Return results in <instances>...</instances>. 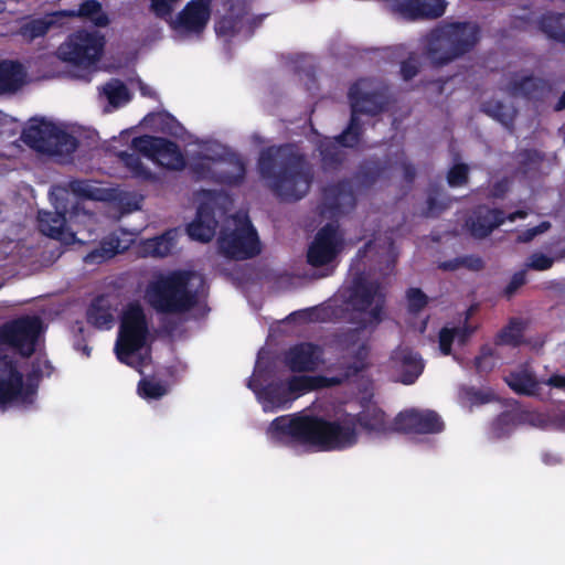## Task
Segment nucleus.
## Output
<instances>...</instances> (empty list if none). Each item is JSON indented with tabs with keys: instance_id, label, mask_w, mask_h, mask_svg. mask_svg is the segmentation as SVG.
I'll list each match as a JSON object with an SVG mask.
<instances>
[{
	"instance_id": "nucleus-1",
	"label": "nucleus",
	"mask_w": 565,
	"mask_h": 565,
	"mask_svg": "<svg viewBox=\"0 0 565 565\" xmlns=\"http://www.w3.org/2000/svg\"><path fill=\"white\" fill-rule=\"evenodd\" d=\"M369 434L384 435L394 429L383 409L369 406L356 415L345 414L337 420L296 413L276 417L268 433L274 441L285 446H311L319 450H342L358 443L356 428Z\"/></svg>"
},
{
	"instance_id": "nucleus-2",
	"label": "nucleus",
	"mask_w": 565,
	"mask_h": 565,
	"mask_svg": "<svg viewBox=\"0 0 565 565\" xmlns=\"http://www.w3.org/2000/svg\"><path fill=\"white\" fill-rule=\"evenodd\" d=\"M257 170L274 196L287 203L305 198L315 178L306 154L292 143L264 148L259 152Z\"/></svg>"
},
{
	"instance_id": "nucleus-3",
	"label": "nucleus",
	"mask_w": 565,
	"mask_h": 565,
	"mask_svg": "<svg viewBox=\"0 0 565 565\" xmlns=\"http://www.w3.org/2000/svg\"><path fill=\"white\" fill-rule=\"evenodd\" d=\"M333 342L340 353L334 363L338 376L329 379L322 375H294L286 384L289 396L291 394L300 396L329 385L342 384L370 369L371 348L369 341L362 338L359 329H348L335 333Z\"/></svg>"
},
{
	"instance_id": "nucleus-4",
	"label": "nucleus",
	"mask_w": 565,
	"mask_h": 565,
	"mask_svg": "<svg viewBox=\"0 0 565 565\" xmlns=\"http://www.w3.org/2000/svg\"><path fill=\"white\" fill-rule=\"evenodd\" d=\"M479 36L480 28L476 23H446L428 34L425 55L433 66H445L472 51Z\"/></svg>"
},
{
	"instance_id": "nucleus-5",
	"label": "nucleus",
	"mask_w": 565,
	"mask_h": 565,
	"mask_svg": "<svg viewBox=\"0 0 565 565\" xmlns=\"http://www.w3.org/2000/svg\"><path fill=\"white\" fill-rule=\"evenodd\" d=\"M190 274L174 270L159 275L151 280L145 292L148 305L163 315H182L192 310L198 303V295L190 289Z\"/></svg>"
},
{
	"instance_id": "nucleus-6",
	"label": "nucleus",
	"mask_w": 565,
	"mask_h": 565,
	"mask_svg": "<svg viewBox=\"0 0 565 565\" xmlns=\"http://www.w3.org/2000/svg\"><path fill=\"white\" fill-rule=\"evenodd\" d=\"M365 79L356 81L349 88L351 116L345 129L335 136L343 148H355L361 142L364 127L359 115L376 116L386 108L387 100L381 92H363Z\"/></svg>"
},
{
	"instance_id": "nucleus-7",
	"label": "nucleus",
	"mask_w": 565,
	"mask_h": 565,
	"mask_svg": "<svg viewBox=\"0 0 565 565\" xmlns=\"http://www.w3.org/2000/svg\"><path fill=\"white\" fill-rule=\"evenodd\" d=\"M21 140L32 150L51 157H71L78 147V140L55 124L33 119L22 130Z\"/></svg>"
},
{
	"instance_id": "nucleus-8",
	"label": "nucleus",
	"mask_w": 565,
	"mask_h": 565,
	"mask_svg": "<svg viewBox=\"0 0 565 565\" xmlns=\"http://www.w3.org/2000/svg\"><path fill=\"white\" fill-rule=\"evenodd\" d=\"M348 303L354 311L367 312V321L361 322L356 329L360 330L363 339L370 341V338L364 335L363 330L383 321L386 295L382 284L376 279H367L363 273L356 274L350 287ZM369 344L371 345V342Z\"/></svg>"
},
{
	"instance_id": "nucleus-9",
	"label": "nucleus",
	"mask_w": 565,
	"mask_h": 565,
	"mask_svg": "<svg viewBox=\"0 0 565 565\" xmlns=\"http://www.w3.org/2000/svg\"><path fill=\"white\" fill-rule=\"evenodd\" d=\"M149 335V324L142 306L132 301L124 309L115 353L119 362L131 365L129 359L143 349Z\"/></svg>"
},
{
	"instance_id": "nucleus-10",
	"label": "nucleus",
	"mask_w": 565,
	"mask_h": 565,
	"mask_svg": "<svg viewBox=\"0 0 565 565\" xmlns=\"http://www.w3.org/2000/svg\"><path fill=\"white\" fill-rule=\"evenodd\" d=\"M62 192V195L55 199L54 212L39 211L38 226L39 231L50 238L72 243L75 238V233L67 226V222L79 214H87V212L78 202L70 201L67 190Z\"/></svg>"
},
{
	"instance_id": "nucleus-11",
	"label": "nucleus",
	"mask_w": 565,
	"mask_h": 565,
	"mask_svg": "<svg viewBox=\"0 0 565 565\" xmlns=\"http://www.w3.org/2000/svg\"><path fill=\"white\" fill-rule=\"evenodd\" d=\"M104 45V36L97 32L78 30L58 46L57 54L63 62L87 70L100 58Z\"/></svg>"
},
{
	"instance_id": "nucleus-12",
	"label": "nucleus",
	"mask_w": 565,
	"mask_h": 565,
	"mask_svg": "<svg viewBox=\"0 0 565 565\" xmlns=\"http://www.w3.org/2000/svg\"><path fill=\"white\" fill-rule=\"evenodd\" d=\"M41 331L42 320L38 316H21L0 326V344L30 358L35 352Z\"/></svg>"
},
{
	"instance_id": "nucleus-13",
	"label": "nucleus",
	"mask_w": 565,
	"mask_h": 565,
	"mask_svg": "<svg viewBox=\"0 0 565 565\" xmlns=\"http://www.w3.org/2000/svg\"><path fill=\"white\" fill-rule=\"evenodd\" d=\"M35 394L36 385L30 380L24 382L17 362L11 356L0 353V408L4 411L14 403H31Z\"/></svg>"
},
{
	"instance_id": "nucleus-14",
	"label": "nucleus",
	"mask_w": 565,
	"mask_h": 565,
	"mask_svg": "<svg viewBox=\"0 0 565 565\" xmlns=\"http://www.w3.org/2000/svg\"><path fill=\"white\" fill-rule=\"evenodd\" d=\"M131 147L136 152L157 162L169 170H181L185 166V159L177 142L150 135L135 137Z\"/></svg>"
},
{
	"instance_id": "nucleus-15",
	"label": "nucleus",
	"mask_w": 565,
	"mask_h": 565,
	"mask_svg": "<svg viewBox=\"0 0 565 565\" xmlns=\"http://www.w3.org/2000/svg\"><path fill=\"white\" fill-rule=\"evenodd\" d=\"M217 244L221 254L231 259L245 260L260 253L257 232L249 222L230 233H223Z\"/></svg>"
},
{
	"instance_id": "nucleus-16",
	"label": "nucleus",
	"mask_w": 565,
	"mask_h": 565,
	"mask_svg": "<svg viewBox=\"0 0 565 565\" xmlns=\"http://www.w3.org/2000/svg\"><path fill=\"white\" fill-rule=\"evenodd\" d=\"M212 14V0H190L170 21V28L182 36L201 38Z\"/></svg>"
},
{
	"instance_id": "nucleus-17",
	"label": "nucleus",
	"mask_w": 565,
	"mask_h": 565,
	"mask_svg": "<svg viewBox=\"0 0 565 565\" xmlns=\"http://www.w3.org/2000/svg\"><path fill=\"white\" fill-rule=\"evenodd\" d=\"M343 241L338 227L331 223L322 226L316 234L307 250V263L315 267H329L340 254Z\"/></svg>"
},
{
	"instance_id": "nucleus-18",
	"label": "nucleus",
	"mask_w": 565,
	"mask_h": 565,
	"mask_svg": "<svg viewBox=\"0 0 565 565\" xmlns=\"http://www.w3.org/2000/svg\"><path fill=\"white\" fill-rule=\"evenodd\" d=\"M356 205L352 183L348 179L327 185L322 191L319 214L322 217L337 218L351 212Z\"/></svg>"
},
{
	"instance_id": "nucleus-19",
	"label": "nucleus",
	"mask_w": 565,
	"mask_h": 565,
	"mask_svg": "<svg viewBox=\"0 0 565 565\" xmlns=\"http://www.w3.org/2000/svg\"><path fill=\"white\" fill-rule=\"evenodd\" d=\"M445 423L439 414L431 409H407L399 412L394 418V429L406 434H439Z\"/></svg>"
},
{
	"instance_id": "nucleus-20",
	"label": "nucleus",
	"mask_w": 565,
	"mask_h": 565,
	"mask_svg": "<svg viewBox=\"0 0 565 565\" xmlns=\"http://www.w3.org/2000/svg\"><path fill=\"white\" fill-rule=\"evenodd\" d=\"M392 11L408 21L437 20L448 7L446 0H388Z\"/></svg>"
},
{
	"instance_id": "nucleus-21",
	"label": "nucleus",
	"mask_w": 565,
	"mask_h": 565,
	"mask_svg": "<svg viewBox=\"0 0 565 565\" xmlns=\"http://www.w3.org/2000/svg\"><path fill=\"white\" fill-rule=\"evenodd\" d=\"M323 363V349L312 342H299L284 353V364L294 373L315 372Z\"/></svg>"
},
{
	"instance_id": "nucleus-22",
	"label": "nucleus",
	"mask_w": 565,
	"mask_h": 565,
	"mask_svg": "<svg viewBox=\"0 0 565 565\" xmlns=\"http://www.w3.org/2000/svg\"><path fill=\"white\" fill-rule=\"evenodd\" d=\"M504 223V211L486 204L477 205L466 221L470 235L476 239L487 238Z\"/></svg>"
},
{
	"instance_id": "nucleus-23",
	"label": "nucleus",
	"mask_w": 565,
	"mask_h": 565,
	"mask_svg": "<svg viewBox=\"0 0 565 565\" xmlns=\"http://www.w3.org/2000/svg\"><path fill=\"white\" fill-rule=\"evenodd\" d=\"M249 7L245 0H230L225 13L215 21L217 36L231 40L244 33L248 24Z\"/></svg>"
},
{
	"instance_id": "nucleus-24",
	"label": "nucleus",
	"mask_w": 565,
	"mask_h": 565,
	"mask_svg": "<svg viewBox=\"0 0 565 565\" xmlns=\"http://www.w3.org/2000/svg\"><path fill=\"white\" fill-rule=\"evenodd\" d=\"M217 225L214 207L209 203H201L195 218L186 226V233L194 241L207 243L214 237Z\"/></svg>"
},
{
	"instance_id": "nucleus-25",
	"label": "nucleus",
	"mask_w": 565,
	"mask_h": 565,
	"mask_svg": "<svg viewBox=\"0 0 565 565\" xmlns=\"http://www.w3.org/2000/svg\"><path fill=\"white\" fill-rule=\"evenodd\" d=\"M391 359L399 371V382L405 385L414 384L424 371L420 355L409 348H397Z\"/></svg>"
},
{
	"instance_id": "nucleus-26",
	"label": "nucleus",
	"mask_w": 565,
	"mask_h": 565,
	"mask_svg": "<svg viewBox=\"0 0 565 565\" xmlns=\"http://www.w3.org/2000/svg\"><path fill=\"white\" fill-rule=\"evenodd\" d=\"M248 387L257 393L258 398L267 408H284L289 402L288 390L282 382H270L260 390H257L253 381H249Z\"/></svg>"
},
{
	"instance_id": "nucleus-27",
	"label": "nucleus",
	"mask_w": 565,
	"mask_h": 565,
	"mask_svg": "<svg viewBox=\"0 0 565 565\" xmlns=\"http://www.w3.org/2000/svg\"><path fill=\"white\" fill-rule=\"evenodd\" d=\"M25 71L18 61H0V95L15 93L24 84Z\"/></svg>"
},
{
	"instance_id": "nucleus-28",
	"label": "nucleus",
	"mask_w": 565,
	"mask_h": 565,
	"mask_svg": "<svg viewBox=\"0 0 565 565\" xmlns=\"http://www.w3.org/2000/svg\"><path fill=\"white\" fill-rule=\"evenodd\" d=\"M504 382L519 395L534 396L540 390V382L536 380L535 374L527 367L511 371L504 376Z\"/></svg>"
},
{
	"instance_id": "nucleus-29",
	"label": "nucleus",
	"mask_w": 565,
	"mask_h": 565,
	"mask_svg": "<svg viewBox=\"0 0 565 565\" xmlns=\"http://www.w3.org/2000/svg\"><path fill=\"white\" fill-rule=\"evenodd\" d=\"M60 11L46 14L42 18H31L23 22L19 30L18 35L28 42H32L38 38H42L47 34L50 29L57 23L60 18Z\"/></svg>"
},
{
	"instance_id": "nucleus-30",
	"label": "nucleus",
	"mask_w": 565,
	"mask_h": 565,
	"mask_svg": "<svg viewBox=\"0 0 565 565\" xmlns=\"http://www.w3.org/2000/svg\"><path fill=\"white\" fill-rule=\"evenodd\" d=\"M537 26L547 39L565 46V13H543L537 21Z\"/></svg>"
},
{
	"instance_id": "nucleus-31",
	"label": "nucleus",
	"mask_w": 565,
	"mask_h": 565,
	"mask_svg": "<svg viewBox=\"0 0 565 565\" xmlns=\"http://www.w3.org/2000/svg\"><path fill=\"white\" fill-rule=\"evenodd\" d=\"M526 323L520 318H511L507 326H504L494 337V344L498 347L509 345L519 348L525 344L524 331Z\"/></svg>"
},
{
	"instance_id": "nucleus-32",
	"label": "nucleus",
	"mask_w": 565,
	"mask_h": 565,
	"mask_svg": "<svg viewBox=\"0 0 565 565\" xmlns=\"http://www.w3.org/2000/svg\"><path fill=\"white\" fill-rule=\"evenodd\" d=\"M481 111L499 121L503 127L513 130L518 110L501 100H487L480 107Z\"/></svg>"
},
{
	"instance_id": "nucleus-33",
	"label": "nucleus",
	"mask_w": 565,
	"mask_h": 565,
	"mask_svg": "<svg viewBox=\"0 0 565 565\" xmlns=\"http://www.w3.org/2000/svg\"><path fill=\"white\" fill-rule=\"evenodd\" d=\"M60 14L61 17L88 19L97 26H106L109 23L108 17L102 12V4L97 0H85L77 10L60 11Z\"/></svg>"
},
{
	"instance_id": "nucleus-34",
	"label": "nucleus",
	"mask_w": 565,
	"mask_h": 565,
	"mask_svg": "<svg viewBox=\"0 0 565 565\" xmlns=\"http://www.w3.org/2000/svg\"><path fill=\"white\" fill-rule=\"evenodd\" d=\"M87 322L92 326L102 329H109L114 321V316L110 311V307L107 305L106 299L103 296L95 298L87 309Z\"/></svg>"
},
{
	"instance_id": "nucleus-35",
	"label": "nucleus",
	"mask_w": 565,
	"mask_h": 565,
	"mask_svg": "<svg viewBox=\"0 0 565 565\" xmlns=\"http://www.w3.org/2000/svg\"><path fill=\"white\" fill-rule=\"evenodd\" d=\"M545 86L544 79L533 75L524 76L511 84L512 92L522 95L526 99H540L544 94Z\"/></svg>"
},
{
	"instance_id": "nucleus-36",
	"label": "nucleus",
	"mask_w": 565,
	"mask_h": 565,
	"mask_svg": "<svg viewBox=\"0 0 565 565\" xmlns=\"http://www.w3.org/2000/svg\"><path fill=\"white\" fill-rule=\"evenodd\" d=\"M338 145L341 146L335 137L333 139L326 138L320 141L318 150L324 170H338L342 166L343 154L339 150Z\"/></svg>"
},
{
	"instance_id": "nucleus-37",
	"label": "nucleus",
	"mask_w": 565,
	"mask_h": 565,
	"mask_svg": "<svg viewBox=\"0 0 565 565\" xmlns=\"http://www.w3.org/2000/svg\"><path fill=\"white\" fill-rule=\"evenodd\" d=\"M139 154V152L120 151L118 158L132 178L141 181L153 180V173L142 163Z\"/></svg>"
},
{
	"instance_id": "nucleus-38",
	"label": "nucleus",
	"mask_w": 565,
	"mask_h": 565,
	"mask_svg": "<svg viewBox=\"0 0 565 565\" xmlns=\"http://www.w3.org/2000/svg\"><path fill=\"white\" fill-rule=\"evenodd\" d=\"M177 230H168L159 236L147 241V247L153 256L164 257L169 255L175 245Z\"/></svg>"
},
{
	"instance_id": "nucleus-39",
	"label": "nucleus",
	"mask_w": 565,
	"mask_h": 565,
	"mask_svg": "<svg viewBox=\"0 0 565 565\" xmlns=\"http://www.w3.org/2000/svg\"><path fill=\"white\" fill-rule=\"evenodd\" d=\"M67 188L68 191L75 196V202H78L83 209L84 206L81 202L82 200H102V190L97 186H94L87 180H71L67 184Z\"/></svg>"
},
{
	"instance_id": "nucleus-40",
	"label": "nucleus",
	"mask_w": 565,
	"mask_h": 565,
	"mask_svg": "<svg viewBox=\"0 0 565 565\" xmlns=\"http://www.w3.org/2000/svg\"><path fill=\"white\" fill-rule=\"evenodd\" d=\"M103 94L108 99V103L118 107L130 100V93L124 82L118 78H113L103 86Z\"/></svg>"
},
{
	"instance_id": "nucleus-41",
	"label": "nucleus",
	"mask_w": 565,
	"mask_h": 565,
	"mask_svg": "<svg viewBox=\"0 0 565 565\" xmlns=\"http://www.w3.org/2000/svg\"><path fill=\"white\" fill-rule=\"evenodd\" d=\"M168 392V384L154 377H143L138 383V394L146 399H160Z\"/></svg>"
},
{
	"instance_id": "nucleus-42",
	"label": "nucleus",
	"mask_w": 565,
	"mask_h": 565,
	"mask_svg": "<svg viewBox=\"0 0 565 565\" xmlns=\"http://www.w3.org/2000/svg\"><path fill=\"white\" fill-rule=\"evenodd\" d=\"M384 167L380 163L373 162L362 166L355 173V180L360 185L371 188L382 177Z\"/></svg>"
},
{
	"instance_id": "nucleus-43",
	"label": "nucleus",
	"mask_w": 565,
	"mask_h": 565,
	"mask_svg": "<svg viewBox=\"0 0 565 565\" xmlns=\"http://www.w3.org/2000/svg\"><path fill=\"white\" fill-rule=\"evenodd\" d=\"M407 311L409 315L417 316L429 303V297L418 287H409L405 292Z\"/></svg>"
},
{
	"instance_id": "nucleus-44",
	"label": "nucleus",
	"mask_w": 565,
	"mask_h": 565,
	"mask_svg": "<svg viewBox=\"0 0 565 565\" xmlns=\"http://www.w3.org/2000/svg\"><path fill=\"white\" fill-rule=\"evenodd\" d=\"M543 161V156L535 149H524L518 153V169L523 174L536 171Z\"/></svg>"
},
{
	"instance_id": "nucleus-45",
	"label": "nucleus",
	"mask_w": 565,
	"mask_h": 565,
	"mask_svg": "<svg viewBox=\"0 0 565 565\" xmlns=\"http://www.w3.org/2000/svg\"><path fill=\"white\" fill-rule=\"evenodd\" d=\"M120 252V239L117 236H109L100 242V249L93 250L87 255V258L92 260L111 258Z\"/></svg>"
},
{
	"instance_id": "nucleus-46",
	"label": "nucleus",
	"mask_w": 565,
	"mask_h": 565,
	"mask_svg": "<svg viewBox=\"0 0 565 565\" xmlns=\"http://www.w3.org/2000/svg\"><path fill=\"white\" fill-rule=\"evenodd\" d=\"M521 423V416L511 412H503L493 422V429L499 437L505 436Z\"/></svg>"
},
{
	"instance_id": "nucleus-47",
	"label": "nucleus",
	"mask_w": 565,
	"mask_h": 565,
	"mask_svg": "<svg viewBox=\"0 0 565 565\" xmlns=\"http://www.w3.org/2000/svg\"><path fill=\"white\" fill-rule=\"evenodd\" d=\"M468 180L469 167L466 163H456L447 172V183L450 188L462 186Z\"/></svg>"
},
{
	"instance_id": "nucleus-48",
	"label": "nucleus",
	"mask_w": 565,
	"mask_h": 565,
	"mask_svg": "<svg viewBox=\"0 0 565 565\" xmlns=\"http://www.w3.org/2000/svg\"><path fill=\"white\" fill-rule=\"evenodd\" d=\"M422 63L416 53H411L401 63L399 74L405 82L413 79L420 71Z\"/></svg>"
},
{
	"instance_id": "nucleus-49",
	"label": "nucleus",
	"mask_w": 565,
	"mask_h": 565,
	"mask_svg": "<svg viewBox=\"0 0 565 565\" xmlns=\"http://www.w3.org/2000/svg\"><path fill=\"white\" fill-rule=\"evenodd\" d=\"M554 263L555 259L553 257L536 252L529 256L524 269L544 271L552 268Z\"/></svg>"
},
{
	"instance_id": "nucleus-50",
	"label": "nucleus",
	"mask_w": 565,
	"mask_h": 565,
	"mask_svg": "<svg viewBox=\"0 0 565 565\" xmlns=\"http://www.w3.org/2000/svg\"><path fill=\"white\" fill-rule=\"evenodd\" d=\"M495 355V350L489 345L483 344L480 348V353L475 358V367L478 373H488L494 367V363H489L488 365L483 366L482 362L487 360H492Z\"/></svg>"
},
{
	"instance_id": "nucleus-51",
	"label": "nucleus",
	"mask_w": 565,
	"mask_h": 565,
	"mask_svg": "<svg viewBox=\"0 0 565 565\" xmlns=\"http://www.w3.org/2000/svg\"><path fill=\"white\" fill-rule=\"evenodd\" d=\"M246 174L245 163L241 159H236L235 161V172H223L221 174V180L223 183L227 185H239L243 183Z\"/></svg>"
},
{
	"instance_id": "nucleus-52",
	"label": "nucleus",
	"mask_w": 565,
	"mask_h": 565,
	"mask_svg": "<svg viewBox=\"0 0 565 565\" xmlns=\"http://www.w3.org/2000/svg\"><path fill=\"white\" fill-rule=\"evenodd\" d=\"M526 282V269H521L513 274L509 284L503 290V295L507 299H510L514 294Z\"/></svg>"
},
{
	"instance_id": "nucleus-53",
	"label": "nucleus",
	"mask_w": 565,
	"mask_h": 565,
	"mask_svg": "<svg viewBox=\"0 0 565 565\" xmlns=\"http://www.w3.org/2000/svg\"><path fill=\"white\" fill-rule=\"evenodd\" d=\"M456 339V330L454 328H441L439 331V349L444 355L451 353V347Z\"/></svg>"
},
{
	"instance_id": "nucleus-54",
	"label": "nucleus",
	"mask_w": 565,
	"mask_h": 565,
	"mask_svg": "<svg viewBox=\"0 0 565 565\" xmlns=\"http://www.w3.org/2000/svg\"><path fill=\"white\" fill-rule=\"evenodd\" d=\"M461 264L462 267L473 271H480L484 268V262L478 255L461 256Z\"/></svg>"
},
{
	"instance_id": "nucleus-55",
	"label": "nucleus",
	"mask_w": 565,
	"mask_h": 565,
	"mask_svg": "<svg viewBox=\"0 0 565 565\" xmlns=\"http://www.w3.org/2000/svg\"><path fill=\"white\" fill-rule=\"evenodd\" d=\"M401 168L403 171V180L407 185V191H409L416 179V168L412 162L403 161L401 163Z\"/></svg>"
},
{
	"instance_id": "nucleus-56",
	"label": "nucleus",
	"mask_w": 565,
	"mask_h": 565,
	"mask_svg": "<svg viewBox=\"0 0 565 565\" xmlns=\"http://www.w3.org/2000/svg\"><path fill=\"white\" fill-rule=\"evenodd\" d=\"M264 20V15H259V17H253V18H249L248 17V24L246 25V29H245V38H252L255 30L262 24Z\"/></svg>"
},
{
	"instance_id": "nucleus-57",
	"label": "nucleus",
	"mask_w": 565,
	"mask_h": 565,
	"mask_svg": "<svg viewBox=\"0 0 565 565\" xmlns=\"http://www.w3.org/2000/svg\"><path fill=\"white\" fill-rule=\"evenodd\" d=\"M456 330V338L459 340L460 343L467 342V340L475 332V328L471 326L465 324L461 328H454Z\"/></svg>"
},
{
	"instance_id": "nucleus-58",
	"label": "nucleus",
	"mask_w": 565,
	"mask_h": 565,
	"mask_svg": "<svg viewBox=\"0 0 565 565\" xmlns=\"http://www.w3.org/2000/svg\"><path fill=\"white\" fill-rule=\"evenodd\" d=\"M462 267V264H461V257H456V258H452V259H448V260H445V262H441L439 265H438V268L445 270V271H454L458 268Z\"/></svg>"
},
{
	"instance_id": "nucleus-59",
	"label": "nucleus",
	"mask_w": 565,
	"mask_h": 565,
	"mask_svg": "<svg viewBox=\"0 0 565 565\" xmlns=\"http://www.w3.org/2000/svg\"><path fill=\"white\" fill-rule=\"evenodd\" d=\"M545 384L551 387L565 390V375L553 374L545 381Z\"/></svg>"
},
{
	"instance_id": "nucleus-60",
	"label": "nucleus",
	"mask_w": 565,
	"mask_h": 565,
	"mask_svg": "<svg viewBox=\"0 0 565 565\" xmlns=\"http://www.w3.org/2000/svg\"><path fill=\"white\" fill-rule=\"evenodd\" d=\"M426 204H427V211H426L427 216H436L440 212L438 200L435 196L429 195L427 198Z\"/></svg>"
},
{
	"instance_id": "nucleus-61",
	"label": "nucleus",
	"mask_w": 565,
	"mask_h": 565,
	"mask_svg": "<svg viewBox=\"0 0 565 565\" xmlns=\"http://www.w3.org/2000/svg\"><path fill=\"white\" fill-rule=\"evenodd\" d=\"M537 235H540V231L535 230L534 227H531V228H527V230L523 231L518 236V242L519 243H529L532 239H534V237L537 236Z\"/></svg>"
},
{
	"instance_id": "nucleus-62",
	"label": "nucleus",
	"mask_w": 565,
	"mask_h": 565,
	"mask_svg": "<svg viewBox=\"0 0 565 565\" xmlns=\"http://www.w3.org/2000/svg\"><path fill=\"white\" fill-rule=\"evenodd\" d=\"M527 215H529V212L526 210H516V211L505 215V221L515 222L516 220L526 218Z\"/></svg>"
},
{
	"instance_id": "nucleus-63",
	"label": "nucleus",
	"mask_w": 565,
	"mask_h": 565,
	"mask_svg": "<svg viewBox=\"0 0 565 565\" xmlns=\"http://www.w3.org/2000/svg\"><path fill=\"white\" fill-rule=\"evenodd\" d=\"M543 461L546 463V465H557L561 462V459L554 455H551V454H545L543 456Z\"/></svg>"
},
{
	"instance_id": "nucleus-64",
	"label": "nucleus",
	"mask_w": 565,
	"mask_h": 565,
	"mask_svg": "<svg viewBox=\"0 0 565 565\" xmlns=\"http://www.w3.org/2000/svg\"><path fill=\"white\" fill-rule=\"evenodd\" d=\"M563 109H565V92L559 96V98L555 105L556 111H561Z\"/></svg>"
}]
</instances>
